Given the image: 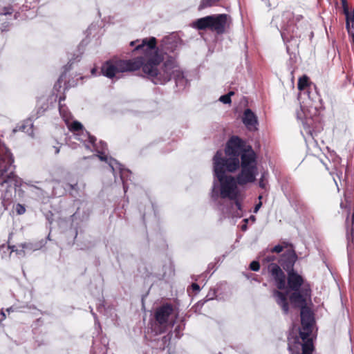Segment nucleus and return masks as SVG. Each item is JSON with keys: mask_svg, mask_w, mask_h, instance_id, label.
Listing matches in <instances>:
<instances>
[{"mask_svg": "<svg viewBox=\"0 0 354 354\" xmlns=\"http://www.w3.org/2000/svg\"><path fill=\"white\" fill-rule=\"evenodd\" d=\"M178 39H177L175 36H168L165 37L162 39L161 41L160 48L156 47V44H155L154 49L158 52V53L162 57V59L158 63V68H162L163 64L167 62L168 60L172 59H174L176 65L177 66V68L178 71L181 73L183 76V80H184L182 84H178L176 81V77H174V75L171 76V80H174L175 81L176 86L179 87L180 88H183L185 87L187 83V80L185 79L184 76L183 72L180 68L176 58L174 56H167V58L165 60L164 55H167L169 53H174L175 50L177 49L178 46Z\"/></svg>", "mask_w": 354, "mask_h": 354, "instance_id": "nucleus-8", "label": "nucleus"}, {"mask_svg": "<svg viewBox=\"0 0 354 354\" xmlns=\"http://www.w3.org/2000/svg\"><path fill=\"white\" fill-rule=\"evenodd\" d=\"M219 100L223 104H230L231 103V98L229 97V95H221L219 98Z\"/></svg>", "mask_w": 354, "mask_h": 354, "instance_id": "nucleus-31", "label": "nucleus"}, {"mask_svg": "<svg viewBox=\"0 0 354 354\" xmlns=\"http://www.w3.org/2000/svg\"><path fill=\"white\" fill-rule=\"evenodd\" d=\"M268 172L264 171L261 174V176L259 181V186L261 189H266L268 185Z\"/></svg>", "mask_w": 354, "mask_h": 354, "instance_id": "nucleus-23", "label": "nucleus"}, {"mask_svg": "<svg viewBox=\"0 0 354 354\" xmlns=\"http://www.w3.org/2000/svg\"><path fill=\"white\" fill-rule=\"evenodd\" d=\"M66 124L69 129L71 131L74 132L75 136H76L77 133H80L84 129L82 124L77 121H73L71 123H69L68 122Z\"/></svg>", "mask_w": 354, "mask_h": 354, "instance_id": "nucleus-20", "label": "nucleus"}, {"mask_svg": "<svg viewBox=\"0 0 354 354\" xmlns=\"http://www.w3.org/2000/svg\"><path fill=\"white\" fill-rule=\"evenodd\" d=\"M16 212L19 215H21L25 213L26 212V208L23 205H21L19 203H18L17 205H16Z\"/></svg>", "mask_w": 354, "mask_h": 354, "instance_id": "nucleus-30", "label": "nucleus"}, {"mask_svg": "<svg viewBox=\"0 0 354 354\" xmlns=\"http://www.w3.org/2000/svg\"><path fill=\"white\" fill-rule=\"evenodd\" d=\"M313 122L314 120L313 118H306L302 122L304 133L312 138H313L314 133H315V127L313 126Z\"/></svg>", "mask_w": 354, "mask_h": 354, "instance_id": "nucleus-19", "label": "nucleus"}, {"mask_svg": "<svg viewBox=\"0 0 354 354\" xmlns=\"http://www.w3.org/2000/svg\"><path fill=\"white\" fill-rule=\"evenodd\" d=\"M95 73V69L92 70V73Z\"/></svg>", "mask_w": 354, "mask_h": 354, "instance_id": "nucleus-49", "label": "nucleus"}, {"mask_svg": "<svg viewBox=\"0 0 354 354\" xmlns=\"http://www.w3.org/2000/svg\"><path fill=\"white\" fill-rule=\"evenodd\" d=\"M92 315H93L95 319H96L95 314L92 312Z\"/></svg>", "mask_w": 354, "mask_h": 354, "instance_id": "nucleus-48", "label": "nucleus"}, {"mask_svg": "<svg viewBox=\"0 0 354 354\" xmlns=\"http://www.w3.org/2000/svg\"><path fill=\"white\" fill-rule=\"evenodd\" d=\"M156 310H174L171 304L166 303L162 306L157 308Z\"/></svg>", "mask_w": 354, "mask_h": 354, "instance_id": "nucleus-32", "label": "nucleus"}, {"mask_svg": "<svg viewBox=\"0 0 354 354\" xmlns=\"http://www.w3.org/2000/svg\"><path fill=\"white\" fill-rule=\"evenodd\" d=\"M46 244V241L43 239L32 242H24L19 244V247L21 250H25V256L27 254H30L35 251L41 249Z\"/></svg>", "mask_w": 354, "mask_h": 354, "instance_id": "nucleus-16", "label": "nucleus"}, {"mask_svg": "<svg viewBox=\"0 0 354 354\" xmlns=\"http://www.w3.org/2000/svg\"><path fill=\"white\" fill-rule=\"evenodd\" d=\"M233 201H234V205H235L236 207L239 210H241V204L240 201L238 200V198H236V199H234Z\"/></svg>", "mask_w": 354, "mask_h": 354, "instance_id": "nucleus-35", "label": "nucleus"}, {"mask_svg": "<svg viewBox=\"0 0 354 354\" xmlns=\"http://www.w3.org/2000/svg\"><path fill=\"white\" fill-rule=\"evenodd\" d=\"M8 248L11 250V252H15L17 256L19 258L25 257V250H21L18 245H8Z\"/></svg>", "mask_w": 354, "mask_h": 354, "instance_id": "nucleus-22", "label": "nucleus"}, {"mask_svg": "<svg viewBox=\"0 0 354 354\" xmlns=\"http://www.w3.org/2000/svg\"><path fill=\"white\" fill-rule=\"evenodd\" d=\"M243 122L250 131H255L257 129L258 120L257 115L251 109L245 110L243 116Z\"/></svg>", "mask_w": 354, "mask_h": 354, "instance_id": "nucleus-15", "label": "nucleus"}, {"mask_svg": "<svg viewBox=\"0 0 354 354\" xmlns=\"http://www.w3.org/2000/svg\"><path fill=\"white\" fill-rule=\"evenodd\" d=\"M75 139L82 142L87 149L97 151L99 153L98 155H94L90 156V158L97 156L100 160L107 162L115 177L116 171H118L119 172L120 178L123 184V189L126 193L127 190V180H128L129 175L131 174V171L128 169L124 168V166L115 159L111 157H108L104 154L107 150L106 143L104 141H100L99 145H97L96 144V138L91 136L85 129H83L80 133H77Z\"/></svg>", "mask_w": 354, "mask_h": 354, "instance_id": "nucleus-3", "label": "nucleus"}, {"mask_svg": "<svg viewBox=\"0 0 354 354\" xmlns=\"http://www.w3.org/2000/svg\"><path fill=\"white\" fill-rule=\"evenodd\" d=\"M259 199H261V198H262V196H259Z\"/></svg>", "mask_w": 354, "mask_h": 354, "instance_id": "nucleus-50", "label": "nucleus"}, {"mask_svg": "<svg viewBox=\"0 0 354 354\" xmlns=\"http://www.w3.org/2000/svg\"><path fill=\"white\" fill-rule=\"evenodd\" d=\"M263 1L266 3V5L268 7H270L271 6V4L270 3V0H263Z\"/></svg>", "mask_w": 354, "mask_h": 354, "instance_id": "nucleus-43", "label": "nucleus"}, {"mask_svg": "<svg viewBox=\"0 0 354 354\" xmlns=\"http://www.w3.org/2000/svg\"><path fill=\"white\" fill-rule=\"evenodd\" d=\"M341 1L342 3L343 8H348L346 0H341Z\"/></svg>", "mask_w": 354, "mask_h": 354, "instance_id": "nucleus-42", "label": "nucleus"}, {"mask_svg": "<svg viewBox=\"0 0 354 354\" xmlns=\"http://www.w3.org/2000/svg\"><path fill=\"white\" fill-rule=\"evenodd\" d=\"M226 171H228L225 167L220 165L218 162L216 165H214V180L212 196L214 199L220 196L222 198L234 200L238 198L239 195L237 185H240L237 180V176L233 177L231 175H227Z\"/></svg>", "mask_w": 354, "mask_h": 354, "instance_id": "nucleus-5", "label": "nucleus"}, {"mask_svg": "<svg viewBox=\"0 0 354 354\" xmlns=\"http://www.w3.org/2000/svg\"><path fill=\"white\" fill-rule=\"evenodd\" d=\"M287 274L286 291L290 292L300 290L303 286L309 285L308 283H305L303 277L295 270H291Z\"/></svg>", "mask_w": 354, "mask_h": 354, "instance_id": "nucleus-13", "label": "nucleus"}, {"mask_svg": "<svg viewBox=\"0 0 354 354\" xmlns=\"http://www.w3.org/2000/svg\"><path fill=\"white\" fill-rule=\"evenodd\" d=\"M10 26V23L9 22H5V23H2L1 25V30L2 32L3 31H7L8 30V27Z\"/></svg>", "mask_w": 354, "mask_h": 354, "instance_id": "nucleus-34", "label": "nucleus"}, {"mask_svg": "<svg viewBox=\"0 0 354 354\" xmlns=\"http://www.w3.org/2000/svg\"><path fill=\"white\" fill-rule=\"evenodd\" d=\"M243 221L245 222V224L241 226V230L245 231L247 230L248 219H244Z\"/></svg>", "mask_w": 354, "mask_h": 354, "instance_id": "nucleus-40", "label": "nucleus"}, {"mask_svg": "<svg viewBox=\"0 0 354 354\" xmlns=\"http://www.w3.org/2000/svg\"><path fill=\"white\" fill-rule=\"evenodd\" d=\"M344 13L346 16V28L349 36L352 37V41L354 44V11L350 12L348 8H344Z\"/></svg>", "mask_w": 354, "mask_h": 354, "instance_id": "nucleus-17", "label": "nucleus"}, {"mask_svg": "<svg viewBox=\"0 0 354 354\" xmlns=\"http://www.w3.org/2000/svg\"><path fill=\"white\" fill-rule=\"evenodd\" d=\"M192 288L194 291L198 292L200 290V286L196 283L192 284Z\"/></svg>", "mask_w": 354, "mask_h": 354, "instance_id": "nucleus-36", "label": "nucleus"}, {"mask_svg": "<svg viewBox=\"0 0 354 354\" xmlns=\"http://www.w3.org/2000/svg\"><path fill=\"white\" fill-rule=\"evenodd\" d=\"M1 310H3V308H1Z\"/></svg>", "mask_w": 354, "mask_h": 354, "instance_id": "nucleus-52", "label": "nucleus"}, {"mask_svg": "<svg viewBox=\"0 0 354 354\" xmlns=\"http://www.w3.org/2000/svg\"><path fill=\"white\" fill-rule=\"evenodd\" d=\"M14 132L17 131H21L26 133L28 136H33V124L30 119L26 120L24 122L17 127L14 130Z\"/></svg>", "mask_w": 354, "mask_h": 354, "instance_id": "nucleus-18", "label": "nucleus"}, {"mask_svg": "<svg viewBox=\"0 0 354 354\" xmlns=\"http://www.w3.org/2000/svg\"><path fill=\"white\" fill-rule=\"evenodd\" d=\"M59 152V148H55V153H58Z\"/></svg>", "mask_w": 354, "mask_h": 354, "instance_id": "nucleus-47", "label": "nucleus"}, {"mask_svg": "<svg viewBox=\"0 0 354 354\" xmlns=\"http://www.w3.org/2000/svg\"><path fill=\"white\" fill-rule=\"evenodd\" d=\"M309 84V79L306 75L301 77L298 80L297 88L299 91L305 90Z\"/></svg>", "mask_w": 354, "mask_h": 354, "instance_id": "nucleus-21", "label": "nucleus"}, {"mask_svg": "<svg viewBox=\"0 0 354 354\" xmlns=\"http://www.w3.org/2000/svg\"><path fill=\"white\" fill-rule=\"evenodd\" d=\"M268 272L278 290H286V277L281 267L275 263H271L268 266Z\"/></svg>", "mask_w": 354, "mask_h": 354, "instance_id": "nucleus-12", "label": "nucleus"}, {"mask_svg": "<svg viewBox=\"0 0 354 354\" xmlns=\"http://www.w3.org/2000/svg\"><path fill=\"white\" fill-rule=\"evenodd\" d=\"M250 268L253 271H259L260 269V264L257 261H253L250 264Z\"/></svg>", "mask_w": 354, "mask_h": 354, "instance_id": "nucleus-29", "label": "nucleus"}, {"mask_svg": "<svg viewBox=\"0 0 354 354\" xmlns=\"http://www.w3.org/2000/svg\"><path fill=\"white\" fill-rule=\"evenodd\" d=\"M177 311H154L153 330L156 333H162L172 328L177 322Z\"/></svg>", "mask_w": 354, "mask_h": 354, "instance_id": "nucleus-10", "label": "nucleus"}, {"mask_svg": "<svg viewBox=\"0 0 354 354\" xmlns=\"http://www.w3.org/2000/svg\"><path fill=\"white\" fill-rule=\"evenodd\" d=\"M6 317V315L4 311H0V322L4 320Z\"/></svg>", "mask_w": 354, "mask_h": 354, "instance_id": "nucleus-38", "label": "nucleus"}, {"mask_svg": "<svg viewBox=\"0 0 354 354\" xmlns=\"http://www.w3.org/2000/svg\"><path fill=\"white\" fill-rule=\"evenodd\" d=\"M216 296V292L215 290H210L209 291V292L207 293V295H206L205 299L203 301H200L197 303V306L198 307L200 306V304L201 303H202V305L204 304V303H206V302H208L209 301H212L213 300Z\"/></svg>", "mask_w": 354, "mask_h": 354, "instance_id": "nucleus-24", "label": "nucleus"}, {"mask_svg": "<svg viewBox=\"0 0 354 354\" xmlns=\"http://www.w3.org/2000/svg\"><path fill=\"white\" fill-rule=\"evenodd\" d=\"M273 296L276 302L282 310H289L288 301L290 305L298 310H310L308 305L311 302V289L310 285H304L300 290L286 291V292L275 290Z\"/></svg>", "mask_w": 354, "mask_h": 354, "instance_id": "nucleus-6", "label": "nucleus"}, {"mask_svg": "<svg viewBox=\"0 0 354 354\" xmlns=\"http://www.w3.org/2000/svg\"><path fill=\"white\" fill-rule=\"evenodd\" d=\"M162 341L164 342V344H165V343L167 342V336H164V337H162Z\"/></svg>", "mask_w": 354, "mask_h": 354, "instance_id": "nucleus-44", "label": "nucleus"}, {"mask_svg": "<svg viewBox=\"0 0 354 354\" xmlns=\"http://www.w3.org/2000/svg\"><path fill=\"white\" fill-rule=\"evenodd\" d=\"M300 318L299 336L288 337V350L291 354H312L314 346L310 335L315 325L314 311H300Z\"/></svg>", "mask_w": 354, "mask_h": 354, "instance_id": "nucleus-4", "label": "nucleus"}, {"mask_svg": "<svg viewBox=\"0 0 354 354\" xmlns=\"http://www.w3.org/2000/svg\"><path fill=\"white\" fill-rule=\"evenodd\" d=\"M138 42V41H133L130 43V46H133L136 45V43Z\"/></svg>", "mask_w": 354, "mask_h": 354, "instance_id": "nucleus-46", "label": "nucleus"}, {"mask_svg": "<svg viewBox=\"0 0 354 354\" xmlns=\"http://www.w3.org/2000/svg\"><path fill=\"white\" fill-rule=\"evenodd\" d=\"M230 16L216 14L199 18L192 23V26L199 30H209L218 35L225 32Z\"/></svg>", "mask_w": 354, "mask_h": 354, "instance_id": "nucleus-9", "label": "nucleus"}, {"mask_svg": "<svg viewBox=\"0 0 354 354\" xmlns=\"http://www.w3.org/2000/svg\"><path fill=\"white\" fill-rule=\"evenodd\" d=\"M283 244L285 245H275L274 247H273L271 249H268L267 248L264 252H270L272 253H280L283 251V248L285 247H286L288 245V244L286 243H283Z\"/></svg>", "mask_w": 354, "mask_h": 354, "instance_id": "nucleus-26", "label": "nucleus"}, {"mask_svg": "<svg viewBox=\"0 0 354 354\" xmlns=\"http://www.w3.org/2000/svg\"><path fill=\"white\" fill-rule=\"evenodd\" d=\"M225 156L221 151H217L213 158V163L218 162L225 167L228 172L241 169L237 174L240 186H245L255 182L258 174L257 155L251 147L245 149L243 140L238 136H232L227 142L225 149Z\"/></svg>", "mask_w": 354, "mask_h": 354, "instance_id": "nucleus-2", "label": "nucleus"}, {"mask_svg": "<svg viewBox=\"0 0 354 354\" xmlns=\"http://www.w3.org/2000/svg\"><path fill=\"white\" fill-rule=\"evenodd\" d=\"M234 94V91H230L227 94H226L227 95H229V97L231 98V96L233 95Z\"/></svg>", "mask_w": 354, "mask_h": 354, "instance_id": "nucleus-45", "label": "nucleus"}, {"mask_svg": "<svg viewBox=\"0 0 354 354\" xmlns=\"http://www.w3.org/2000/svg\"><path fill=\"white\" fill-rule=\"evenodd\" d=\"M340 207L345 209L346 213V218L345 221V227L346 231V241H347V252L348 261L350 262L351 255V246L353 243V234H354V213L352 214L351 218H349L351 214V208L348 207L347 204H344L343 202L340 203Z\"/></svg>", "mask_w": 354, "mask_h": 354, "instance_id": "nucleus-11", "label": "nucleus"}, {"mask_svg": "<svg viewBox=\"0 0 354 354\" xmlns=\"http://www.w3.org/2000/svg\"><path fill=\"white\" fill-rule=\"evenodd\" d=\"M71 61H69V62L68 63V64L66 66H65V71H68L70 69V67L72 64V63L71 62Z\"/></svg>", "mask_w": 354, "mask_h": 354, "instance_id": "nucleus-41", "label": "nucleus"}, {"mask_svg": "<svg viewBox=\"0 0 354 354\" xmlns=\"http://www.w3.org/2000/svg\"><path fill=\"white\" fill-rule=\"evenodd\" d=\"M7 310H11V308H8L6 309Z\"/></svg>", "mask_w": 354, "mask_h": 354, "instance_id": "nucleus-51", "label": "nucleus"}, {"mask_svg": "<svg viewBox=\"0 0 354 354\" xmlns=\"http://www.w3.org/2000/svg\"><path fill=\"white\" fill-rule=\"evenodd\" d=\"M261 202H259L258 204H257L254 207V212L257 213L261 207Z\"/></svg>", "mask_w": 354, "mask_h": 354, "instance_id": "nucleus-39", "label": "nucleus"}, {"mask_svg": "<svg viewBox=\"0 0 354 354\" xmlns=\"http://www.w3.org/2000/svg\"><path fill=\"white\" fill-rule=\"evenodd\" d=\"M13 12L11 6H6L0 8V15H11Z\"/></svg>", "mask_w": 354, "mask_h": 354, "instance_id": "nucleus-27", "label": "nucleus"}, {"mask_svg": "<svg viewBox=\"0 0 354 354\" xmlns=\"http://www.w3.org/2000/svg\"><path fill=\"white\" fill-rule=\"evenodd\" d=\"M276 257L273 255H268L266 257L264 258L263 261L268 262V263H273L274 261H275Z\"/></svg>", "mask_w": 354, "mask_h": 354, "instance_id": "nucleus-33", "label": "nucleus"}, {"mask_svg": "<svg viewBox=\"0 0 354 354\" xmlns=\"http://www.w3.org/2000/svg\"><path fill=\"white\" fill-rule=\"evenodd\" d=\"M297 259L295 252L290 250L286 251L281 257L279 263L283 268L287 272L294 270V266Z\"/></svg>", "mask_w": 354, "mask_h": 354, "instance_id": "nucleus-14", "label": "nucleus"}, {"mask_svg": "<svg viewBox=\"0 0 354 354\" xmlns=\"http://www.w3.org/2000/svg\"><path fill=\"white\" fill-rule=\"evenodd\" d=\"M301 18V15L295 17L292 12L287 10L283 12L281 16L274 17L271 24L277 27L281 32L283 41L287 43L297 37L295 21H299Z\"/></svg>", "mask_w": 354, "mask_h": 354, "instance_id": "nucleus-7", "label": "nucleus"}, {"mask_svg": "<svg viewBox=\"0 0 354 354\" xmlns=\"http://www.w3.org/2000/svg\"><path fill=\"white\" fill-rule=\"evenodd\" d=\"M156 38H145L136 46L133 51L141 50L144 55L128 60L107 61L101 68L102 74L113 78L119 73L135 71L140 68L144 77L151 80L154 84L164 85L171 80L172 75L176 78L178 84L184 81L181 73L178 71L174 59L166 62L162 68H158V63L162 57L154 49Z\"/></svg>", "mask_w": 354, "mask_h": 354, "instance_id": "nucleus-1", "label": "nucleus"}, {"mask_svg": "<svg viewBox=\"0 0 354 354\" xmlns=\"http://www.w3.org/2000/svg\"><path fill=\"white\" fill-rule=\"evenodd\" d=\"M67 186L68 187H70L71 189H73V190H77V183H74V184L68 183L67 185Z\"/></svg>", "mask_w": 354, "mask_h": 354, "instance_id": "nucleus-37", "label": "nucleus"}, {"mask_svg": "<svg viewBox=\"0 0 354 354\" xmlns=\"http://www.w3.org/2000/svg\"><path fill=\"white\" fill-rule=\"evenodd\" d=\"M61 101V100H59V102ZM59 113L60 115H62V117L63 118V119L64 120V121L68 123L69 120H70V117H71V115L69 113L67 112V111L66 110L65 107L62 106V104L59 103Z\"/></svg>", "mask_w": 354, "mask_h": 354, "instance_id": "nucleus-25", "label": "nucleus"}, {"mask_svg": "<svg viewBox=\"0 0 354 354\" xmlns=\"http://www.w3.org/2000/svg\"><path fill=\"white\" fill-rule=\"evenodd\" d=\"M180 322H181V323H180V324H178V325L176 326V327L175 328V330H174V331H175V333H176V335L177 337H180V331H181V330H183V328H184V327H185V324L183 323V320H181Z\"/></svg>", "mask_w": 354, "mask_h": 354, "instance_id": "nucleus-28", "label": "nucleus"}]
</instances>
